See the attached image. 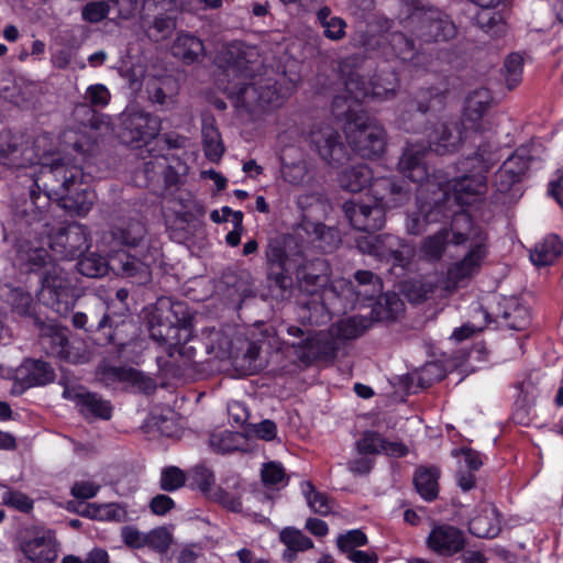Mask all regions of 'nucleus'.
<instances>
[{
    "label": "nucleus",
    "instance_id": "c756f323",
    "mask_svg": "<svg viewBox=\"0 0 563 563\" xmlns=\"http://www.w3.org/2000/svg\"><path fill=\"white\" fill-rule=\"evenodd\" d=\"M379 40H387L385 35L379 36ZM415 35H411L404 27L402 31L394 32L388 36V45L394 55L402 62L411 63L413 66H421L422 54L416 46Z\"/></svg>",
    "mask_w": 563,
    "mask_h": 563
},
{
    "label": "nucleus",
    "instance_id": "79ce46f5",
    "mask_svg": "<svg viewBox=\"0 0 563 563\" xmlns=\"http://www.w3.org/2000/svg\"><path fill=\"white\" fill-rule=\"evenodd\" d=\"M473 319H478V322H467L459 328H455L451 334V339L455 340L456 342L466 340L475 332L482 331L488 323L493 321L489 313L479 305L473 309Z\"/></svg>",
    "mask_w": 563,
    "mask_h": 563
},
{
    "label": "nucleus",
    "instance_id": "39448f33",
    "mask_svg": "<svg viewBox=\"0 0 563 563\" xmlns=\"http://www.w3.org/2000/svg\"><path fill=\"white\" fill-rule=\"evenodd\" d=\"M374 202L349 200L343 211L351 225L364 232L380 230L385 224V210L396 208L408 199L401 185L388 177H377L372 187Z\"/></svg>",
    "mask_w": 563,
    "mask_h": 563
},
{
    "label": "nucleus",
    "instance_id": "2eb2a0df",
    "mask_svg": "<svg viewBox=\"0 0 563 563\" xmlns=\"http://www.w3.org/2000/svg\"><path fill=\"white\" fill-rule=\"evenodd\" d=\"M309 142L320 158L332 168L349 161V153L340 134L329 124L314 125L309 133Z\"/></svg>",
    "mask_w": 563,
    "mask_h": 563
},
{
    "label": "nucleus",
    "instance_id": "e433bc0d",
    "mask_svg": "<svg viewBox=\"0 0 563 563\" xmlns=\"http://www.w3.org/2000/svg\"><path fill=\"white\" fill-rule=\"evenodd\" d=\"M305 231L312 236V241L323 251L334 249L340 242V232L334 227H328L320 222L307 221L303 223Z\"/></svg>",
    "mask_w": 563,
    "mask_h": 563
},
{
    "label": "nucleus",
    "instance_id": "473e14b6",
    "mask_svg": "<svg viewBox=\"0 0 563 563\" xmlns=\"http://www.w3.org/2000/svg\"><path fill=\"white\" fill-rule=\"evenodd\" d=\"M173 55L186 64L196 62L205 53L200 38L190 33H179L172 46Z\"/></svg>",
    "mask_w": 563,
    "mask_h": 563
},
{
    "label": "nucleus",
    "instance_id": "ea45409f",
    "mask_svg": "<svg viewBox=\"0 0 563 563\" xmlns=\"http://www.w3.org/2000/svg\"><path fill=\"white\" fill-rule=\"evenodd\" d=\"M317 19L323 27V33L327 38L340 41L345 36V21L340 16L332 15L328 7H323L317 12Z\"/></svg>",
    "mask_w": 563,
    "mask_h": 563
},
{
    "label": "nucleus",
    "instance_id": "7c9ffc66",
    "mask_svg": "<svg viewBox=\"0 0 563 563\" xmlns=\"http://www.w3.org/2000/svg\"><path fill=\"white\" fill-rule=\"evenodd\" d=\"M374 178L372 169L366 164H357L346 168L338 175L340 187L346 191L358 192L371 185L373 187Z\"/></svg>",
    "mask_w": 563,
    "mask_h": 563
},
{
    "label": "nucleus",
    "instance_id": "0e129e2a",
    "mask_svg": "<svg viewBox=\"0 0 563 563\" xmlns=\"http://www.w3.org/2000/svg\"><path fill=\"white\" fill-rule=\"evenodd\" d=\"M146 547L158 552H165L172 542L169 532L165 528L153 529L146 533Z\"/></svg>",
    "mask_w": 563,
    "mask_h": 563
},
{
    "label": "nucleus",
    "instance_id": "ddd939ff",
    "mask_svg": "<svg viewBox=\"0 0 563 563\" xmlns=\"http://www.w3.org/2000/svg\"><path fill=\"white\" fill-rule=\"evenodd\" d=\"M120 122L122 139L136 146L150 143L162 130V121L157 115L135 107L126 108L120 115Z\"/></svg>",
    "mask_w": 563,
    "mask_h": 563
},
{
    "label": "nucleus",
    "instance_id": "412c9836",
    "mask_svg": "<svg viewBox=\"0 0 563 563\" xmlns=\"http://www.w3.org/2000/svg\"><path fill=\"white\" fill-rule=\"evenodd\" d=\"M146 229L140 221H131L125 227L115 228L111 232L112 243L126 247L121 251L130 252L137 258L142 260L144 254L151 253L153 255L152 265L156 261L157 251H152L145 241Z\"/></svg>",
    "mask_w": 563,
    "mask_h": 563
},
{
    "label": "nucleus",
    "instance_id": "2f4dec72",
    "mask_svg": "<svg viewBox=\"0 0 563 563\" xmlns=\"http://www.w3.org/2000/svg\"><path fill=\"white\" fill-rule=\"evenodd\" d=\"M18 373L26 387L46 385L55 378L51 365L40 360H26Z\"/></svg>",
    "mask_w": 563,
    "mask_h": 563
},
{
    "label": "nucleus",
    "instance_id": "6e6552de",
    "mask_svg": "<svg viewBox=\"0 0 563 563\" xmlns=\"http://www.w3.org/2000/svg\"><path fill=\"white\" fill-rule=\"evenodd\" d=\"M152 262L151 253L144 254L140 260L130 252L113 251L108 258L91 253L80 258L76 268L78 273L90 278L103 276L110 268L122 277L133 279L136 284H145L151 279Z\"/></svg>",
    "mask_w": 563,
    "mask_h": 563
},
{
    "label": "nucleus",
    "instance_id": "b1692460",
    "mask_svg": "<svg viewBox=\"0 0 563 563\" xmlns=\"http://www.w3.org/2000/svg\"><path fill=\"white\" fill-rule=\"evenodd\" d=\"M427 544L430 550L440 555H453L464 548L465 540L463 532L457 528L440 525L431 530Z\"/></svg>",
    "mask_w": 563,
    "mask_h": 563
},
{
    "label": "nucleus",
    "instance_id": "13d9d810",
    "mask_svg": "<svg viewBox=\"0 0 563 563\" xmlns=\"http://www.w3.org/2000/svg\"><path fill=\"white\" fill-rule=\"evenodd\" d=\"M110 7L104 1L88 2L81 10V16L89 23H98L107 18Z\"/></svg>",
    "mask_w": 563,
    "mask_h": 563
},
{
    "label": "nucleus",
    "instance_id": "aec40b11",
    "mask_svg": "<svg viewBox=\"0 0 563 563\" xmlns=\"http://www.w3.org/2000/svg\"><path fill=\"white\" fill-rule=\"evenodd\" d=\"M20 550L31 563H54L57 543L51 531L36 530L20 541Z\"/></svg>",
    "mask_w": 563,
    "mask_h": 563
},
{
    "label": "nucleus",
    "instance_id": "e2e57ef3",
    "mask_svg": "<svg viewBox=\"0 0 563 563\" xmlns=\"http://www.w3.org/2000/svg\"><path fill=\"white\" fill-rule=\"evenodd\" d=\"M285 470L280 463L269 462L263 465L262 479L265 485L285 484Z\"/></svg>",
    "mask_w": 563,
    "mask_h": 563
},
{
    "label": "nucleus",
    "instance_id": "37998d69",
    "mask_svg": "<svg viewBox=\"0 0 563 563\" xmlns=\"http://www.w3.org/2000/svg\"><path fill=\"white\" fill-rule=\"evenodd\" d=\"M354 277H355V280L357 282L358 286L367 287V289H365L364 292H362L360 290H356L355 286L353 285V289L357 294V300H355L353 303H349L344 309L353 308L362 299L375 298L382 288L379 278L376 277L369 271H357L355 273Z\"/></svg>",
    "mask_w": 563,
    "mask_h": 563
},
{
    "label": "nucleus",
    "instance_id": "6e6d98bb",
    "mask_svg": "<svg viewBox=\"0 0 563 563\" xmlns=\"http://www.w3.org/2000/svg\"><path fill=\"white\" fill-rule=\"evenodd\" d=\"M308 175V165L305 161L282 165V176L285 181L294 186L302 185Z\"/></svg>",
    "mask_w": 563,
    "mask_h": 563
},
{
    "label": "nucleus",
    "instance_id": "338daca9",
    "mask_svg": "<svg viewBox=\"0 0 563 563\" xmlns=\"http://www.w3.org/2000/svg\"><path fill=\"white\" fill-rule=\"evenodd\" d=\"M176 27V22L173 18L167 15H158L154 19L152 24V36L155 41L167 38Z\"/></svg>",
    "mask_w": 563,
    "mask_h": 563
},
{
    "label": "nucleus",
    "instance_id": "20e7f679",
    "mask_svg": "<svg viewBox=\"0 0 563 563\" xmlns=\"http://www.w3.org/2000/svg\"><path fill=\"white\" fill-rule=\"evenodd\" d=\"M34 177L30 190L32 203L42 213L51 201L80 217L86 216L95 200L93 191L84 183L85 175L81 167L60 159L51 165L42 164Z\"/></svg>",
    "mask_w": 563,
    "mask_h": 563
},
{
    "label": "nucleus",
    "instance_id": "a878e982",
    "mask_svg": "<svg viewBox=\"0 0 563 563\" xmlns=\"http://www.w3.org/2000/svg\"><path fill=\"white\" fill-rule=\"evenodd\" d=\"M292 347L297 358L305 365H310L317 360H321L334 354L335 347L329 342L324 334H316L306 336L298 343H294Z\"/></svg>",
    "mask_w": 563,
    "mask_h": 563
},
{
    "label": "nucleus",
    "instance_id": "7ed1b4c3",
    "mask_svg": "<svg viewBox=\"0 0 563 563\" xmlns=\"http://www.w3.org/2000/svg\"><path fill=\"white\" fill-rule=\"evenodd\" d=\"M449 245L465 250L464 255L446 269L445 289L453 291L467 286L482 271L490 253L489 233L467 212H456L449 228L440 229L421 242L419 252L424 260L439 262Z\"/></svg>",
    "mask_w": 563,
    "mask_h": 563
},
{
    "label": "nucleus",
    "instance_id": "603ef678",
    "mask_svg": "<svg viewBox=\"0 0 563 563\" xmlns=\"http://www.w3.org/2000/svg\"><path fill=\"white\" fill-rule=\"evenodd\" d=\"M186 483V475L177 466H168L162 470L159 486L165 492H175Z\"/></svg>",
    "mask_w": 563,
    "mask_h": 563
},
{
    "label": "nucleus",
    "instance_id": "49530a36",
    "mask_svg": "<svg viewBox=\"0 0 563 563\" xmlns=\"http://www.w3.org/2000/svg\"><path fill=\"white\" fill-rule=\"evenodd\" d=\"M301 492L312 511L321 516H327L331 512L332 506L329 497L323 493L317 492L310 482L301 483Z\"/></svg>",
    "mask_w": 563,
    "mask_h": 563
},
{
    "label": "nucleus",
    "instance_id": "f257e3e1",
    "mask_svg": "<svg viewBox=\"0 0 563 563\" xmlns=\"http://www.w3.org/2000/svg\"><path fill=\"white\" fill-rule=\"evenodd\" d=\"M399 85L394 70L380 69L374 80L366 84L364 77L353 71L344 81V91L334 97L332 113L338 120H344V132L351 148L363 158L380 156L386 148L387 136L376 119L367 115L362 102L367 98L389 99Z\"/></svg>",
    "mask_w": 563,
    "mask_h": 563
},
{
    "label": "nucleus",
    "instance_id": "72a5a7b5",
    "mask_svg": "<svg viewBox=\"0 0 563 563\" xmlns=\"http://www.w3.org/2000/svg\"><path fill=\"white\" fill-rule=\"evenodd\" d=\"M371 323V320L366 317L353 316L332 324L330 333L336 340H354L364 334Z\"/></svg>",
    "mask_w": 563,
    "mask_h": 563
},
{
    "label": "nucleus",
    "instance_id": "c85d7f7f",
    "mask_svg": "<svg viewBox=\"0 0 563 563\" xmlns=\"http://www.w3.org/2000/svg\"><path fill=\"white\" fill-rule=\"evenodd\" d=\"M468 530L478 538H495L500 532V518L490 504H483L470 519Z\"/></svg>",
    "mask_w": 563,
    "mask_h": 563
},
{
    "label": "nucleus",
    "instance_id": "a19ab883",
    "mask_svg": "<svg viewBox=\"0 0 563 563\" xmlns=\"http://www.w3.org/2000/svg\"><path fill=\"white\" fill-rule=\"evenodd\" d=\"M202 145L206 156L211 162H218L224 152L221 135L212 122H203Z\"/></svg>",
    "mask_w": 563,
    "mask_h": 563
},
{
    "label": "nucleus",
    "instance_id": "864d4df0",
    "mask_svg": "<svg viewBox=\"0 0 563 563\" xmlns=\"http://www.w3.org/2000/svg\"><path fill=\"white\" fill-rule=\"evenodd\" d=\"M145 349L146 341L144 339H133L119 346L118 356L125 362L140 364Z\"/></svg>",
    "mask_w": 563,
    "mask_h": 563
},
{
    "label": "nucleus",
    "instance_id": "bf43d9fd",
    "mask_svg": "<svg viewBox=\"0 0 563 563\" xmlns=\"http://www.w3.org/2000/svg\"><path fill=\"white\" fill-rule=\"evenodd\" d=\"M8 300L13 310L19 314H27L33 301L32 295L21 288H14L10 291Z\"/></svg>",
    "mask_w": 563,
    "mask_h": 563
},
{
    "label": "nucleus",
    "instance_id": "3c124183",
    "mask_svg": "<svg viewBox=\"0 0 563 563\" xmlns=\"http://www.w3.org/2000/svg\"><path fill=\"white\" fill-rule=\"evenodd\" d=\"M240 434L229 430H219L211 433L210 446L219 453H228L234 451L239 446Z\"/></svg>",
    "mask_w": 563,
    "mask_h": 563
},
{
    "label": "nucleus",
    "instance_id": "423d86ee",
    "mask_svg": "<svg viewBox=\"0 0 563 563\" xmlns=\"http://www.w3.org/2000/svg\"><path fill=\"white\" fill-rule=\"evenodd\" d=\"M400 25L420 43L445 42L456 35V26L448 14L427 7L420 0H399Z\"/></svg>",
    "mask_w": 563,
    "mask_h": 563
},
{
    "label": "nucleus",
    "instance_id": "9b49d317",
    "mask_svg": "<svg viewBox=\"0 0 563 563\" xmlns=\"http://www.w3.org/2000/svg\"><path fill=\"white\" fill-rule=\"evenodd\" d=\"M176 318L174 307L168 310L155 309L147 323L150 338L163 347L168 356H175V346L183 341H190L192 330L185 321L173 320Z\"/></svg>",
    "mask_w": 563,
    "mask_h": 563
},
{
    "label": "nucleus",
    "instance_id": "de8ad7c7",
    "mask_svg": "<svg viewBox=\"0 0 563 563\" xmlns=\"http://www.w3.org/2000/svg\"><path fill=\"white\" fill-rule=\"evenodd\" d=\"M506 324L512 330H523L530 323V311L527 307L511 301L503 313Z\"/></svg>",
    "mask_w": 563,
    "mask_h": 563
},
{
    "label": "nucleus",
    "instance_id": "5701e85b",
    "mask_svg": "<svg viewBox=\"0 0 563 563\" xmlns=\"http://www.w3.org/2000/svg\"><path fill=\"white\" fill-rule=\"evenodd\" d=\"M97 376L101 383L110 386L114 383H129L142 390H150L154 388V382L151 377L144 375L142 372L128 366H112L101 364L98 367Z\"/></svg>",
    "mask_w": 563,
    "mask_h": 563
},
{
    "label": "nucleus",
    "instance_id": "4c0bfd02",
    "mask_svg": "<svg viewBox=\"0 0 563 563\" xmlns=\"http://www.w3.org/2000/svg\"><path fill=\"white\" fill-rule=\"evenodd\" d=\"M438 468H419L415 475V486L418 494L427 501L438 497L439 486Z\"/></svg>",
    "mask_w": 563,
    "mask_h": 563
},
{
    "label": "nucleus",
    "instance_id": "680f3d73",
    "mask_svg": "<svg viewBox=\"0 0 563 563\" xmlns=\"http://www.w3.org/2000/svg\"><path fill=\"white\" fill-rule=\"evenodd\" d=\"M265 255L268 266L282 267L283 265H286V251L283 242L279 240H271L268 242Z\"/></svg>",
    "mask_w": 563,
    "mask_h": 563
},
{
    "label": "nucleus",
    "instance_id": "4be33fe9",
    "mask_svg": "<svg viewBox=\"0 0 563 563\" xmlns=\"http://www.w3.org/2000/svg\"><path fill=\"white\" fill-rule=\"evenodd\" d=\"M42 344L51 355L66 362L78 364L86 360L85 354L79 353V349L69 342L66 331L55 325L48 327L43 332Z\"/></svg>",
    "mask_w": 563,
    "mask_h": 563
},
{
    "label": "nucleus",
    "instance_id": "c03bdc74",
    "mask_svg": "<svg viewBox=\"0 0 563 563\" xmlns=\"http://www.w3.org/2000/svg\"><path fill=\"white\" fill-rule=\"evenodd\" d=\"M448 95L445 87H432L421 90L418 95L419 115H423L429 110H439L443 108Z\"/></svg>",
    "mask_w": 563,
    "mask_h": 563
},
{
    "label": "nucleus",
    "instance_id": "09e8293b",
    "mask_svg": "<svg viewBox=\"0 0 563 563\" xmlns=\"http://www.w3.org/2000/svg\"><path fill=\"white\" fill-rule=\"evenodd\" d=\"M523 59L517 54L508 55L504 63L503 75L509 90L516 88L522 80Z\"/></svg>",
    "mask_w": 563,
    "mask_h": 563
},
{
    "label": "nucleus",
    "instance_id": "c9c22d12",
    "mask_svg": "<svg viewBox=\"0 0 563 563\" xmlns=\"http://www.w3.org/2000/svg\"><path fill=\"white\" fill-rule=\"evenodd\" d=\"M562 249L561 239L555 234H550L534 246L530 253V260L536 266L550 265L561 255Z\"/></svg>",
    "mask_w": 563,
    "mask_h": 563
},
{
    "label": "nucleus",
    "instance_id": "dca6fc26",
    "mask_svg": "<svg viewBox=\"0 0 563 563\" xmlns=\"http://www.w3.org/2000/svg\"><path fill=\"white\" fill-rule=\"evenodd\" d=\"M402 241L391 234L366 235L357 241V249L380 261L393 262V265L405 267L408 257L405 255Z\"/></svg>",
    "mask_w": 563,
    "mask_h": 563
},
{
    "label": "nucleus",
    "instance_id": "69168bd1",
    "mask_svg": "<svg viewBox=\"0 0 563 563\" xmlns=\"http://www.w3.org/2000/svg\"><path fill=\"white\" fill-rule=\"evenodd\" d=\"M85 98L91 106L104 108L109 103L111 95L104 85L96 84L87 88Z\"/></svg>",
    "mask_w": 563,
    "mask_h": 563
},
{
    "label": "nucleus",
    "instance_id": "8fccbe9b",
    "mask_svg": "<svg viewBox=\"0 0 563 563\" xmlns=\"http://www.w3.org/2000/svg\"><path fill=\"white\" fill-rule=\"evenodd\" d=\"M261 354V345L257 342L246 341L244 349L241 353L233 355V362L236 366L244 368L247 372L257 369V360Z\"/></svg>",
    "mask_w": 563,
    "mask_h": 563
},
{
    "label": "nucleus",
    "instance_id": "a211bd4d",
    "mask_svg": "<svg viewBox=\"0 0 563 563\" xmlns=\"http://www.w3.org/2000/svg\"><path fill=\"white\" fill-rule=\"evenodd\" d=\"M479 10L474 16L475 24L492 37L507 32V12L505 0H471Z\"/></svg>",
    "mask_w": 563,
    "mask_h": 563
},
{
    "label": "nucleus",
    "instance_id": "052dcab7",
    "mask_svg": "<svg viewBox=\"0 0 563 563\" xmlns=\"http://www.w3.org/2000/svg\"><path fill=\"white\" fill-rule=\"evenodd\" d=\"M100 521L123 522L128 519L125 507L119 503L99 504Z\"/></svg>",
    "mask_w": 563,
    "mask_h": 563
},
{
    "label": "nucleus",
    "instance_id": "f3484780",
    "mask_svg": "<svg viewBox=\"0 0 563 563\" xmlns=\"http://www.w3.org/2000/svg\"><path fill=\"white\" fill-rule=\"evenodd\" d=\"M63 397L73 401L86 419L109 420L112 416L110 401L82 386L65 387Z\"/></svg>",
    "mask_w": 563,
    "mask_h": 563
},
{
    "label": "nucleus",
    "instance_id": "774afa93",
    "mask_svg": "<svg viewBox=\"0 0 563 563\" xmlns=\"http://www.w3.org/2000/svg\"><path fill=\"white\" fill-rule=\"evenodd\" d=\"M121 538L125 545L132 549L146 547V533L139 531L135 527L124 526L121 529Z\"/></svg>",
    "mask_w": 563,
    "mask_h": 563
},
{
    "label": "nucleus",
    "instance_id": "393cba45",
    "mask_svg": "<svg viewBox=\"0 0 563 563\" xmlns=\"http://www.w3.org/2000/svg\"><path fill=\"white\" fill-rule=\"evenodd\" d=\"M360 454L374 455L386 454L393 457H402L408 454V448L399 441L389 442L376 431H365L356 442Z\"/></svg>",
    "mask_w": 563,
    "mask_h": 563
},
{
    "label": "nucleus",
    "instance_id": "a18cd8bd",
    "mask_svg": "<svg viewBox=\"0 0 563 563\" xmlns=\"http://www.w3.org/2000/svg\"><path fill=\"white\" fill-rule=\"evenodd\" d=\"M75 115L81 118L82 125L89 126L100 133L110 131V118L106 114L96 112L92 108L81 104L76 107Z\"/></svg>",
    "mask_w": 563,
    "mask_h": 563
},
{
    "label": "nucleus",
    "instance_id": "f03ea898",
    "mask_svg": "<svg viewBox=\"0 0 563 563\" xmlns=\"http://www.w3.org/2000/svg\"><path fill=\"white\" fill-rule=\"evenodd\" d=\"M492 100L488 89H476L465 99L461 123H438L433 128H426L423 134L428 139L427 142L408 141L398 163L399 172L404 177L417 184L429 181L430 174L424 162L426 154L429 151L438 155L451 154L471 134H477L482 130V120L489 109Z\"/></svg>",
    "mask_w": 563,
    "mask_h": 563
},
{
    "label": "nucleus",
    "instance_id": "5fc2aeb1",
    "mask_svg": "<svg viewBox=\"0 0 563 563\" xmlns=\"http://www.w3.org/2000/svg\"><path fill=\"white\" fill-rule=\"evenodd\" d=\"M190 478L202 493L211 495L214 484L213 472L205 465H196L190 470Z\"/></svg>",
    "mask_w": 563,
    "mask_h": 563
},
{
    "label": "nucleus",
    "instance_id": "f8f14e48",
    "mask_svg": "<svg viewBox=\"0 0 563 563\" xmlns=\"http://www.w3.org/2000/svg\"><path fill=\"white\" fill-rule=\"evenodd\" d=\"M40 298L59 316L68 314L75 307L76 287L68 273L58 265L52 266L41 280Z\"/></svg>",
    "mask_w": 563,
    "mask_h": 563
},
{
    "label": "nucleus",
    "instance_id": "bb28decb",
    "mask_svg": "<svg viewBox=\"0 0 563 563\" xmlns=\"http://www.w3.org/2000/svg\"><path fill=\"white\" fill-rule=\"evenodd\" d=\"M27 148H22L19 139L10 132L0 133V163L11 168H24L37 162Z\"/></svg>",
    "mask_w": 563,
    "mask_h": 563
},
{
    "label": "nucleus",
    "instance_id": "f704fd0d",
    "mask_svg": "<svg viewBox=\"0 0 563 563\" xmlns=\"http://www.w3.org/2000/svg\"><path fill=\"white\" fill-rule=\"evenodd\" d=\"M279 539L286 547L283 558L288 562L294 561L298 552L313 548L312 540L305 536L302 531L292 527L284 528L280 531Z\"/></svg>",
    "mask_w": 563,
    "mask_h": 563
},
{
    "label": "nucleus",
    "instance_id": "4d7b16f0",
    "mask_svg": "<svg viewBox=\"0 0 563 563\" xmlns=\"http://www.w3.org/2000/svg\"><path fill=\"white\" fill-rule=\"evenodd\" d=\"M366 543V534L358 529L349 530L347 532L340 534L336 539V545L339 550L344 554L355 550L358 547H363Z\"/></svg>",
    "mask_w": 563,
    "mask_h": 563
},
{
    "label": "nucleus",
    "instance_id": "cd10ccee",
    "mask_svg": "<svg viewBox=\"0 0 563 563\" xmlns=\"http://www.w3.org/2000/svg\"><path fill=\"white\" fill-rule=\"evenodd\" d=\"M445 218L440 203L418 202L417 211L407 216L406 230L409 234L419 235L428 230L432 223L441 222Z\"/></svg>",
    "mask_w": 563,
    "mask_h": 563
},
{
    "label": "nucleus",
    "instance_id": "9d476101",
    "mask_svg": "<svg viewBox=\"0 0 563 563\" xmlns=\"http://www.w3.org/2000/svg\"><path fill=\"white\" fill-rule=\"evenodd\" d=\"M328 271L327 262L320 258L299 267L297 271L299 287L308 294H314L318 287H322L321 298L327 308L335 306L332 300L339 301L340 308H345L349 303L357 300V294L350 279L340 278L327 286Z\"/></svg>",
    "mask_w": 563,
    "mask_h": 563
},
{
    "label": "nucleus",
    "instance_id": "6ab92c4d",
    "mask_svg": "<svg viewBox=\"0 0 563 563\" xmlns=\"http://www.w3.org/2000/svg\"><path fill=\"white\" fill-rule=\"evenodd\" d=\"M531 157L525 148L517 150L499 167L494 176V186L501 194L511 191L530 167Z\"/></svg>",
    "mask_w": 563,
    "mask_h": 563
},
{
    "label": "nucleus",
    "instance_id": "4468645a",
    "mask_svg": "<svg viewBox=\"0 0 563 563\" xmlns=\"http://www.w3.org/2000/svg\"><path fill=\"white\" fill-rule=\"evenodd\" d=\"M48 245L60 258L75 260L90 247V232L86 225L73 222L51 234Z\"/></svg>",
    "mask_w": 563,
    "mask_h": 563
},
{
    "label": "nucleus",
    "instance_id": "0eeeda50",
    "mask_svg": "<svg viewBox=\"0 0 563 563\" xmlns=\"http://www.w3.org/2000/svg\"><path fill=\"white\" fill-rule=\"evenodd\" d=\"M250 68L244 57L238 55L233 60H228L227 75L233 76L234 80L229 81L224 87L228 96L235 101L236 107L251 108L252 106L278 107L287 92L277 88L276 81L267 79L264 85L253 78L246 82Z\"/></svg>",
    "mask_w": 563,
    "mask_h": 563
},
{
    "label": "nucleus",
    "instance_id": "1a4fd4ad",
    "mask_svg": "<svg viewBox=\"0 0 563 563\" xmlns=\"http://www.w3.org/2000/svg\"><path fill=\"white\" fill-rule=\"evenodd\" d=\"M496 155L489 145H479L472 157L463 163L465 174L446 181V199H454L460 206H468L479 199L487 188L486 173L494 165Z\"/></svg>",
    "mask_w": 563,
    "mask_h": 563
},
{
    "label": "nucleus",
    "instance_id": "58836bf2",
    "mask_svg": "<svg viewBox=\"0 0 563 563\" xmlns=\"http://www.w3.org/2000/svg\"><path fill=\"white\" fill-rule=\"evenodd\" d=\"M0 503L23 514H29L34 508V500L30 496L4 483L0 486Z\"/></svg>",
    "mask_w": 563,
    "mask_h": 563
}]
</instances>
